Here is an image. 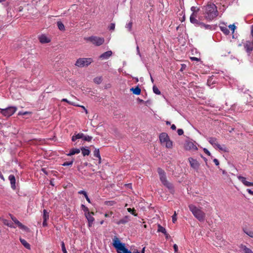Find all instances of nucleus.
Returning a JSON list of instances; mask_svg holds the SVG:
<instances>
[{
  "instance_id": "f3484780",
  "label": "nucleus",
  "mask_w": 253,
  "mask_h": 253,
  "mask_svg": "<svg viewBox=\"0 0 253 253\" xmlns=\"http://www.w3.org/2000/svg\"><path fill=\"white\" fill-rule=\"evenodd\" d=\"M112 55V51L109 50L101 54L99 56V58L103 60H106L108 59L110 57H111Z\"/></svg>"
},
{
  "instance_id": "e2e57ef3",
  "label": "nucleus",
  "mask_w": 253,
  "mask_h": 253,
  "mask_svg": "<svg viewBox=\"0 0 253 253\" xmlns=\"http://www.w3.org/2000/svg\"><path fill=\"white\" fill-rule=\"evenodd\" d=\"M207 83H208V85L210 86L211 84H213V82L211 83V79H208Z\"/></svg>"
},
{
  "instance_id": "39448f33",
  "label": "nucleus",
  "mask_w": 253,
  "mask_h": 253,
  "mask_svg": "<svg viewBox=\"0 0 253 253\" xmlns=\"http://www.w3.org/2000/svg\"><path fill=\"white\" fill-rule=\"evenodd\" d=\"M209 142L215 149L217 148L220 151L224 152H227L228 150L227 148L224 146L220 145L217 142V139L215 137H209L208 139Z\"/></svg>"
},
{
  "instance_id": "09e8293b",
  "label": "nucleus",
  "mask_w": 253,
  "mask_h": 253,
  "mask_svg": "<svg viewBox=\"0 0 253 253\" xmlns=\"http://www.w3.org/2000/svg\"><path fill=\"white\" fill-rule=\"evenodd\" d=\"M228 27L232 31V33L234 32L236 27L234 24L229 25Z\"/></svg>"
},
{
  "instance_id": "3c124183",
  "label": "nucleus",
  "mask_w": 253,
  "mask_h": 253,
  "mask_svg": "<svg viewBox=\"0 0 253 253\" xmlns=\"http://www.w3.org/2000/svg\"><path fill=\"white\" fill-rule=\"evenodd\" d=\"M203 150L204 152L208 156H210L211 155L210 152L207 148H204Z\"/></svg>"
},
{
  "instance_id": "bf43d9fd",
  "label": "nucleus",
  "mask_w": 253,
  "mask_h": 253,
  "mask_svg": "<svg viewBox=\"0 0 253 253\" xmlns=\"http://www.w3.org/2000/svg\"><path fill=\"white\" fill-rule=\"evenodd\" d=\"M190 59L192 61H199V59L197 57H190Z\"/></svg>"
},
{
  "instance_id": "a19ab883",
  "label": "nucleus",
  "mask_w": 253,
  "mask_h": 253,
  "mask_svg": "<svg viewBox=\"0 0 253 253\" xmlns=\"http://www.w3.org/2000/svg\"><path fill=\"white\" fill-rule=\"evenodd\" d=\"M127 212H130L131 214L134 216H136L137 214L135 213V210L134 209H131V208H127Z\"/></svg>"
},
{
  "instance_id": "680f3d73",
  "label": "nucleus",
  "mask_w": 253,
  "mask_h": 253,
  "mask_svg": "<svg viewBox=\"0 0 253 253\" xmlns=\"http://www.w3.org/2000/svg\"><path fill=\"white\" fill-rule=\"evenodd\" d=\"M207 83H208V85L210 86L211 84H213V82L211 83V79H208Z\"/></svg>"
},
{
  "instance_id": "7c9ffc66",
  "label": "nucleus",
  "mask_w": 253,
  "mask_h": 253,
  "mask_svg": "<svg viewBox=\"0 0 253 253\" xmlns=\"http://www.w3.org/2000/svg\"><path fill=\"white\" fill-rule=\"evenodd\" d=\"M42 218L44 220H47L49 218V213L45 209L43 211Z\"/></svg>"
},
{
  "instance_id": "2eb2a0df",
  "label": "nucleus",
  "mask_w": 253,
  "mask_h": 253,
  "mask_svg": "<svg viewBox=\"0 0 253 253\" xmlns=\"http://www.w3.org/2000/svg\"><path fill=\"white\" fill-rule=\"evenodd\" d=\"M39 40L42 43H46L50 42V39L46 35L42 34L39 36Z\"/></svg>"
},
{
  "instance_id": "8fccbe9b",
  "label": "nucleus",
  "mask_w": 253,
  "mask_h": 253,
  "mask_svg": "<svg viewBox=\"0 0 253 253\" xmlns=\"http://www.w3.org/2000/svg\"><path fill=\"white\" fill-rule=\"evenodd\" d=\"M184 131L182 129H178L177 133L179 135H182L183 134Z\"/></svg>"
},
{
  "instance_id": "dca6fc26",
  "label": "nucleus",
  "mask_w": 253,
  "mask_h": 253,
  "mask_svg": "<svg viewBox=\"0 0 253 253\" xmlns=\"http://www.w3.org/2000/svg\"><path fill=\"white\" fill-rule=\"evenodd\" d=\"M8 179L10 181L11 187L12 189H16V179L15 176L13 174H10L8 176Z\"/></svg>"
},
{
  "instance_id": "c756f323",
  "label": "nucleus",
  "mask_w": 253,
  "mask_h": 253,
  "mask_svg": "<svg viewBox=\"0 0 253 253\" xmlns=\"http://www.w3.org/2000/svg\"><path fill=\"white\" fill-rule=\"evenodd\" d=\"M145 247H144L141 253H140L137 249H131V250H128L127 249V253H144L145 252Z\"/></svg>"
},
{
  "instance_id": "c9c22d12",
  "label": "nucleus",
  "mask_w": 253,
  "mask_h": 253,
  "mask_svg": "<svg viewBox=\"0 0 253 253\" xmlns=\"http://www.w3.org/2000/svg\"><path fill=\"white\" fill-rule=\"evenodd\" d=\"M57 25L60 30L64 31L65 30L64 25L61 21H58L57 22Z\"/></svg>"
},
{
  "instance_id": "774afa93",
  "label": "nucleus",
  "mask_w": 253,
  "mask_h": 253,
  "mask_svg": "<svg viewBox=\"0 0 253 253\" xmlns=\"http://www.w3.org/2000/svg\"><path fill=\"white\" fill-rule=\"evenodd\" d=\"M251 34L253 37V25L251 26Z\"/></svg>"
},
{
  "instance_id": "bb28decb",
  "label": "nucleus",
  "mask_w": 253,
  "mask_h": 253,
  "mask_svg": "<svg viewBox=\"0 0 253 253\" xmlns=\"http://www.w3.org/2000/svg\"><path fill=\"white\" fill-rule=\"evenodd\" d=\"M20 241L21 244L27 249L30 250L31 249L30 245L25 240L22 238H20Z\"/></svg>"
},
{
  "instance_id": "4468645a",
  "label": "nucleus",
  "mask_w": 253,
  "mask_h": 253,
  "mask_svg": "<svg viewBox=\"0 0 253 253\" xmlns=\"http://www.w3.org/2000/svg\"><path fill=\"white\" fill-rule=\"evenodd\" d=\"M238 179L241 181L245 186H253V182H249L246 180V177L238 175L237 176Z\"/></svg>"
},
{
  "instance_id": "1a4fd4ad",
  "label": "nucleus",
  "mask_w": 253,
  "mask_h": 253,
  "mask_svg": "<svg viewBox=\"0 0 253 253\" xmlns=\"http://www.w3.org/2000/svg\"><path fill=\"white\" fill-rule=\"evenodd\" d=\"M113 246L117 250L118 253H126V248L125 246V244L122 243L118 238H116L114 240Z\"/></svg>"
},
{
  "instance_id": "a878e982",
  "label": "nucleus",
  "mask_w": 253,
  "mask_h": 253,
  "mask_svg": "<svg viewBox=\"0 0 253 253\" xmlns=\"http://www.w3.org/2000/svg\"><path fill=\"white\" fill-rule=\"evenodd\" d=\"M130 90L135 95H139L141 93V89L138 86H136L135 88L132 87Z\"/></svg>"
},
{
  "instance_id": "a211bd4d",
  "label": "nucleus",
  "mask_w": 253,
  "mask_h": 253,
  "mask_svg": "<svg viewBox=\"0 0 253 253\" xmlns=\"http://www.w3.org/2000/svg\"><path fill=\"white\" fill-rule=\"evenodd\" d=\"M219 28L220 30L225 35H228L229 34V30L227 28L226 25L224 24V23H220L219 25Z\"/></svg>"
},
{
  "instance_id": "de8ad7c7",
  "label": "nucleus",
  "mask_w": 253,
  "mask_h": 253,
  "mask_svg": "<svg viewBox=\"0 0 253 253\" xmlns=\"http://www.w3.org/2000/svg\"><path fill=\"white\" fill-rule=\"evenodd\" d=\"M78 194H83V195H84V197L87 196V193L84 190H80L78 191Z\"/></svg>"
},
{
  "instance_id": "423d86ee",
  "label": "nucleus",
  "mask_w": 253,
  "mask_h": 253,
  "mask_svg": "<svg viewBox=\"0 0 253 253\" xmlns=\"http://www.w3.org/2000/svg\"><path fill=\"white\" fill-rule=\"evenodd\" d=\"M84 39L86 41L90 42L95 46H100L104 42V39L103 38L97 36L85 37Z\"/></svg>"
},
{
  "instance_id": "338daca9",
  "label": "nucleus",
  "mask_w": 253,
  "mask_h": 253,
  "mask_svg": "<svg viewBox=\"0 0 253 253\" xmlns=\"http://www.w3.org/2000/svg\"><path fill=\"white\" fill-rule=\"evenodd\" d=\"M0 178L1 179H2V180H3V181H4V180H5V179H4V177H3V175L2 174V173H1V172H0Z\"/></svg>"
},
{
  "instance_id": "9d476101",
  "label": "nucleus",
  "mask_w": 253,
  "mask_h": 253,
  "mask_svg": "<svg viewBox=\"0 0 253 253\" xmlns=\"http://www.w3.org/2000/svg\"><path fill=\"white\" fill-rule=\"evenodd\" d=\"M188 161L190 163L191 167L194 169L196 171H198L199 168L200 164L197 161V160L190 157L188 159Z\"/></svg>"
},
{
  "instance_id": "864d4df0",
  "label": "nucleus",
  "mask_w": 253,
  "mask_h": 253,
  "mask_svg": "<svg viewBox=\"0 0 253 253\" xmlns=\"http://www.w3.org/2000/svg\"><path fill=\"white\" fill-rule=\"evenodd\" d=\"M29 114V112H18V115L19 116H21V115H27Z\"/></svg>"
},
{
  "instance_id": "0e129e2a",
  "label": "nucleus",
  "mask_w": 253,
  "mask_h": 253,
  "mask_svg": "<svg viewBox=\"0 0 253 253\" xmlns=\"http://www.w3.org/2000/svg\"><path fill=\"white\" fill-rule=\"evenodd\" d=\"M248 192L252 195H253V191L251 190L250 189H247Z\"/></svg>"
},
{
  "instance_id": "5fc2aeb1",
  "label": "nucleus",
  "mask_w": 253,
  "mask_h": 253,
  "mask_svg": "<svg viewBox=\"0 0 253 253\" xmlns=\"http://www.w3.org/2000/svg\"><path fill=\"white\" fill-rule=\"evenodd\" d=\"M83 211H84V214H87V213L90 212L89 211V209H88V208L87 207H86L85 208V209H84Z\"/></svg>"
},
{
  "instance_id": "13d9d810",
  "label": "nucleus",
  "mask_w": 253,
  "mask_h": 253,
  "mask_svg": "<svg viewBox=\"0 0 253 253\" xmlns=\"http://www.w3.org/2000/svg\"><path fill=\"white\" fill-rule=\"evenodd\" d=\"M213 162L214 163L215 165L216 166H218L219 165V161L217 159H213Z\"/></svg>"
},
{
  "instance_id": "6ab92c4d",
  "label": "nucleus",
  "mask_w": 253,
  "mask_h": 253,
  "mask_svg": "<svg viewBox=\"0 0 253 253\" xmlns=\"http://www.w3.org/2000/svg\"><path fill=\"white\" fill-rule=\"evenodd\" d=\"M242 253H253V251L246 246L241 244L239 246Z\"/></svg>"
},
{
  "instance_id": "9b49d317",
  "label": "nucleus",
  "mask_w": 253,
  "mask_h": 253,
  "mask_svg": "<svg viewBox=\"0 0 253 253\" xmlns=\"http://www.w3.org/2000/svg\"><path fill=\"white\" fill-rule=\"evenodd\" d=\"M197 15H190V21L194 24L195 26L200 27L202 22L200 21L201 18L199 17L198 19H197Z\"/></svg>"
},
{
  "instance_id": "393cba45",
  "label": "nucleus",
  "mask_w": 253,
  "mask_h": 253,
  "mask_svg": "<svg viewBox=\"0 0 253 253\" xmlns=\"http://www.w3.org/2000/svg\"><path fill=\"white\" fill-rule=\"evenodd\" d=\"M243 232L251 238H253V230L248 228H243Z\"/></svg>"
},
{
  "instance_id": "b1692460",
  "label": "nucleus",
  "mask_w": 253,
  "mask_h": 253,
  "mask_svg": "<svg viewBox=\"0 0 253 253\" xmlns=\"http://www.w3.org/2000/svg\"><path fill=\"white\" fill-rule=\"evenodd\" d=\"M80 149V151H82V154L84 156H88L90 153L89 149L86 147H82Z\"/></svg>"
},
{
  "instance_id": "c03bdc74",
  "label": "nucleus",
  "mask_w": 253,
  "mask_h": 253,
  "mask_svg": "<svg viewBox=\"0 0 253 253\" xmlns=\"http://www.w3.org/2000/svg\"><path fill=\"white\" fill-rule=\"evenodd\" d=\"M176 216H177V214L176 213V211H175L174 212V214L172 216V220L173 223H175V222L176 221V220H177Z\"/></svg>"
},
{
  "instance_id": "4c0bfd02",
  "label": "nucleus",
  "mask_w": 253,
  "mask_h": 253,
  "mask_svg": "<svg viewBox=\"0 0 253 253\" xmlns=\"http://www.w3.org/2000/svg\"><path fill=\"white\" fill-rule=\"evenodd\" d=\"M153 92L156 94L159 95L161 94V91L159 90L158 88L155 85L153 87Z\"/></svg>"
},
{
  "instance_id": "69168bd1",
  "label": "nucleus",
  "mask_w": 253,
  "mask_h": 253,
  "mask_svg": "<svg viewBox=\"0 0 253 253\" xmlns=\"http://www.w3.org/2000/svg\"><path fill=\"white\" fill-rule=\"evenodd\" d=\"M171 128L172 129V130H175L176 127V126L175 125L173 124L171 126Z\"/></svg>"
},
{
  "instance_id": "ddd939ff",
  "label": "nucleus",
  "mask_w": 253,
  "mask_h": 253,
  "mask_svg": "<svg viewBox=\"0 0 253 253\" xmlns=\"http://www.w3.org/2000/svg\"><path fill=\"white\" fill-rule=\"evenodd\" d=\"M244 48L249 55H250L253 50V42H246L244 44Z\"/></svg>"
},
{
  "instance_id": "f257e3e1",
  "label": "nucleus",
  "mask_w": 253,
  "mask_h": 253,
  "mask_svg": "<svg viewBox=\"0 0 253 253\" xmlns=\"http://www.w3.org/2000/svg\"><path fill=\"white\" fill-rule=\"evenodd\" d=\"M201 11L204 18L208 21L213 20L218 15L216 6L211 3H208L207 5L201 7Z\"/></svg>"
},
{
  "instance_id": "20e7f679",
  "label": "nucleus",
  "mask_w": 253,
  "mask_h": 253,
  "mask_svg": "<svg viewBox=\"0 0 253 253\" xmlns=\"http://www.w3.org/2000/svg\"><path fill=\"white\" fill-rule=\"evenodd\" d=\"M159 139L161 143L167 148H171L172 147V142L169 139L168 134L166 132H162L159 135Z\"/></svg>"
},
{
  "instance_id": "7ed1b4c3",
  "label": "nucleus",
  "mask_w": 253,
  "mask_h": 253,
  "mask_svg": "<svg viewBox=\"0 0 253 253\" xmlns=\"http://www.w3.org/2000/svg\"><path fill=\"white\" fill-rule=\"evenodd\" d=\"M190 211L193 215L200 221H203L205 218V213L199 208L193 204H190L188 206Z\"/></svg>"
},
{
  "instance_id": "f8f14e48",
  "label": "nucleus",
  "mask_w": 253,
  "mask_h": 253,
  "mask_svg": "<svg viewBox=\"0 0 253 253\" xmlns=\"http://www.w3.org/2000/svg\"><path fill=\"white\" fill-rule=\"evenodd\" d=\"M185 148L187 150H196L197 147L196 145L192 141H187L185 144Z\"/></svg>"
},
{
  "instance_id": "f704fd0d",
  "label": "nucleus",
  "mask_w": 253,
  "mask_h": 253,
  "mask_svg": "<svg viewBox=\"0 0 253 253\" xmlns=\"http://www.w3.org/2000/svg\"><path fill=\"white\" fill-rule=\"evenodd\" d=\"M200 27L202 28H204L205 29H211V26L210 25L206 24L202 22L201 23Z\"/></svg>"
},
{
  "instance_id": "aec40b11",
  "label": "nucleus",
  "mask_w": 253,
  "mask_h": 253,
  "mask_svg": "<svg viewBox=\"0 0 253 253\" xmlns=\"http://www.w3.org/2000/svg\"><path fill=\"white\" fill-rule=\"evenodd\" d=\"M21 64H23V66L25 67V68H28V67H30L31 64V60L29 59H22L21 61Z\"/></svg>"
},
{
  "instance_id": "e433bc0d",
  "label": "nucleus",
  "mask_w": 253,
  "mask_h": 253,
  "mask_svg": "<svg viewBox=\"0 0 253 253\" xmlns=\"http://www.w3.org/2000/svg\"><path fill=\"white\" fill-rule=\"evenodd\" d=\"M17 225L20 229H21L22 230H24L25 231L29 230V228L27 226L22 224L21 222H20Z\"/></svg>"
},
{
  "instance_id": "5701e85b",
  "label": "nucleus",
  "mask_w": 253,
  "mask_h": 253,
  "mask_svg": "<svg viewBox=\"0 0 253 253\" xmlns=\"http://www.w3.org/2000/svg\"><path fill=\"white\" fill-rule=\"evenodd\" d=\"M80 149L79 148H72L70 150L69 153L67 154L68 156H71L75 154H77L80 153Z\"/></svg>"
},
{
  "instance_id": "6e6552de",
  "label": "nucleus",
  "mask_w": 253,
  "mask_h": 253,
  "mask_svg": "<svg viewBox=\"0 0 253 253\" xmlns=\"http://www.w3.org/2000/svg\"><path fill=\"white\" fill-rule=\"evenodd\" d=\"M93 62L91 58H80L77 59L75 65L80 68L88 66Z\"/></svg>"
},
{
  "instance_id": "4d7b16f0",
  "label": "nucleus",
  "mask_w": 253,
  "mask_h": 253,
  "mask_svg": "<svg viewBox=\"0 0 253 253\" xmlns=\"http://www.w3.org/2000/svg\"><path fill=\"white\" fill-rule=\"evenodd\" d=\"M173 249H174V252L175 253H177L178 252V246L176 244H174L173 245Z\"/></svg>"
},
{
  "instance_id": "4be33fe9",
  "label": "nucleus",
  "mask_w": 253,
  "mask_h": 253,
  "mask_svg": "<svg viewBox=\"0 0 253 253\" xmlns=\"http://www.w3.org/2000/svg\"><path fill=\"white\" fill-rule=\"evenodd\" d=\"M84 135V134L83 133H75V134L72 137V141H75L78 139H83Z\"/></svg>"
},
{
  "instance_id": "37998d69",
  "label": "nucleus",
  "mask_w": 253,
  "mask_h": 253,
  "mask_svg": "<svg viewBox=\"0 0 253 253\" xmlns=\"http://www.w3.org/2000/svg\"><path fill=\"white\" fill-rule=\"evenodd\" d=\"M3 223L9 227H12V223L6 219L3 220Z\"/></svg>"
},
{
  "instance_id": "603ef678",
  "label": "nucleus",
  "mask_w": 253,
  "mask_h": 253,
  "mask_svg": "<svg viewBox=\"0 0 253 253\" xmlns=\"http://www.w3.org/2000/svg\"><path fill=\"white\" fill-rule=\"evenodd\" d=\"M127 193H128V191H131V190H132L131 183H127Z\"/></svg>"
},
{
  "instance_id": "6e6d98bb",
  "label": "nucleus",
  "mask_w": 253,
  "mask_h": 253,
  "mask_svg": "<svg viewBox=\"0 0 253 253\" xmlns=\"http://www.w3.org/2000/svg\"><path fill=\"white\" fill-rule=\"evenodd\" d=\"M79 107H81V108L83 109V110H84V112H85V114H88V111H87V109L85 108V107H84V106H83V105H79Z\"/></svg>"
},
{
  "instance_id": "2f4dec72",
  "label": "nucleus",
  "mask_w": 253,
  "mask_h": 253,
  "mask_svg": "<svg viewBox=\"0 0 253 253\" xmlns=\"http://www.w3.org/2000/svg\"><path fill=\"white\" fill-rule=\"evenodd\" d=\"M158 231L159 232H162V233H164V234H165L166 235V237L168 238V235L167 234V231H166V229L164 227H162L160 225H159Z\"/></svg>"
},
{
  "instance_id": "79ce46f5",
  "label": "nucleus",
  "mask_w": 253,
  "mask_h": 253,
  "mask_svg": "<svg viewBox=\"0 0 253 253\" xmlns=\"http://www.w3.org/2000/svg\"><path fill=\"white\" fill-rule=\"evenodd\" d=\"M61 248H62V251L63 253H67V252L66 248H65V244L63 241L61 242Z\"/></svg>"
},
{
  "instance_id": "a18cd8bd",
  "label": "nucleus",
  "mask_w": 253,
  "mask_h": 253,
  "mask_svg": "<svg viewBox=\"0 0 253 253\" xmlns=\"http://www.w3.org/2000/svg\"><path fill=\"white\" fill-rule=\"evenodd\" d=\"M11 219L12 220V221L15 223L17 225H18L20 222H19L16 217L13 216H11Z\"/></svg>"
},
{
  "instance_id": "473e14b6",
  "label": "nucleus",
  "mask_w": 253,
  "mask_h": 253,
  "mask_svg": "<svg viewBox=\"0 0 253 253\" xmlns=\"http://www.w3.org/2000/svg\"><path fill=\"white\" fill-rule=\"evenodd\" d=\"M62 102H67V103H68L69 104H70V105H72L73 106H79V105L78 104H76V103L74 102H72V101H69L68 99H67L66 98H63L62 99Z\"/></svg>"
},
{
  "instance_id": "58836bf2",
  "label": "nucleus",
  "mask_w": 253,
  "mask_h": 253,
  "mask_svg": "<svg viewBox=\"0 0 253 253\" xmlns=\"http://www.w3.org/2000/svg\"><path fill=\"white\" fill-rule=\"evenodd\" d=\"M92 139V137L91 136H89V135H84V138H83V140L84 141H87V142H90L91 139Z\"/></svg>"
},
{
  "instance_id": "f03ea898",
  "label": "nucleus",
  "mask_w": 253,
  "mask_h": 253,
  "mask_svg": "<svg viewBox=\"0 0 253 253\" xmlns=\"http://www.w3.org/2000/svg\"><path fill=\"white\" fill-rule=\"evenodd\" d=\"M157 171L159 175L160 180L163 185L167 187L170 193H173L174 192L173 186L172 183L167 180L165 171L161 168H159L157 169Z\"/></svg>"
},
{
  "instance_id": "72a5a7b5",
  "label": "nucleus",
  "mask_w": 253,
  "mask_h": 253,
  "mask_svg": "<svg viewBox=\"0 0 253 253\" xmlns=\"http://www.w3.org/2000/svg\"><path fill=\"white\" fill-rule=\"evenodd\" d=\"M93 82L97 84H101V82H102V77L100 76V77H97L93 79Z\"/></svg>"
},
{
  "instance_id": "052dcab7",
  "label": "nucleus",
  "mask_w": 253,
  "mask_h": 253,
  "mask_svg": "<svg viewBox=\"0 0 253 253\" xmlns=\"http://www.w3.org/2000/svg\"><path fill=\"white\" fill-rule=\"evenodd\" d=\"M47 220H43V222H42V226H43L45 227V226H46L47 225Z\"/></svg>"
},
{
  "instance_id": "ea45409f",
  "label": "nucleus",
  "mask_w": 253,
  "mask_h": 253,
  "mask_svg": "<svg viewBox=\"0 0 253 253\" xmlns=\"http://www.w3.org/2000/svg\"><path fill=\"white\" fill-rule=\"evenodd\" d=\"M74 162V159H73L72 161H69V162H64L63 164H62V166H72L73 165V163Z\"/></svg>"
},
{
  "instance_id": "c85d7f7f",
  "label": "nucleus",
  "mask_w": 253,
  "mask_h": 253,
  "mask_svg": "<svg viewBox=\"0 0 253 253\" xmlns=\"http://www.w3.org/2000/svg\"><path fill=\"white\" fill-rule=\"evenodd\" d=\"M93 155L95 157H97L98 158V160H99V162L98 163L99 164L101 163V156L100 155V152H99V150L98 149H95V150L93 152Z\"/></svg>"
},
{
  "instance_id": "cd10ccee",
  "label": "nucleus",
  "mask_w": 253,
  "mask_h": 253,
  "mask_svg": "<svg viewBox=\"0 0 253 253\" xmlns=\"http://www.w3.org/2000/svg\"><path fill=\"white\" fill-rule=\"evenodd\" d=\"M191 10L192 12L191 15H197L198 12L200 10V8L196 6H192L191 7Z\"/></svg>"
},
{
  "instance_id": "0eeeda50",
  "label": "nucleus",
  "mask_w": 253,
  "mask_h": 253,
  "mask_svg": "<svg viewBox=\"0 0 253 253\" xmlns=\"http://www.w3.org/2000/svg\"><path fill=\"white\" fill-rule=\"evenodd\" d=\"M17 110L16 106H9L4 109L0 108V113L4 117L8 118L13 115Z\"/></svg>"
},
{
  "instance_id": "412c9836",
  "label": "nucleus",
  "mask_w": 253,
  "mask_h": 253,
  "mask_svg": "<svg viewBox=\"0 0 253 253\" xmlns=\"http://www.w3.org/2000/svg\"><path fill=\"white\" fill-rule=\"evenodd\" d=\"M93 214L94 213L93 212H90L87 214H85L84 216L88 222H94L95 219L93 217Z\"/></svg>"
},
{
  "instance_id": "49530a36",
  "label": "nucleus",
  "mask_w": 253,
  "mask_h": 253,
  "mask_svg": "<svg viewBox=\"0 0 253 253\" xmlns=\"http://www.w3.org/2000/svg\"><path fill=\"white\" fill-rule=\"evenodd\" d=\"M115 28V24L114 23H111L110 26H109V29L110 30L113 31V30H114Z\"/></svg>"
}]
</instances>
